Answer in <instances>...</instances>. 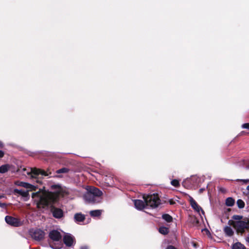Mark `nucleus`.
Wrapping results in <instances>:
<instances>
[{
    "instance_id": "obj_1",
    "label": "nucleus",
    "mask_w": 249,
    "mask_h": 249,
    "mask_svg": "<svg viewBox=\"0 0 249 249\" xmlns=\"http://www.w3.org/2000/svg\"><path fill=\"white\" fill-rule=\"evenodd\" d=\"M32 198L36 207L39 209H43L56 201L58 195L51 192L39 191L33 193Z\"/></svg>"
},
{
    "instance_id": "obj_38",
    "label": "nucleus",
    "mask_w": 249,
    "mask_h": 249,
    "mask_svg": "<svg viewBox=\"0 0 249 249\" xmlns=\"http://www.w3.org/2000/svg\"><path fill=\"white\" fill-rule=\"evenodd\" d=\"M1 196H0V198H1Z\"/></svg>"
},
{
    "instance_id": "obj_12",
    "label": "nucleus",
    "mask_w": 249,
    "mask_h": 249,
    "mask_svg": "<svg viewBox=\"0 0 249 249\" xmlns=\"http://www.w3.org/2000/svg\"><path fill=\"white\" fill-rule=\"evenodd\" d=\"M190 202L191 205L192 207L196 210L197 212H200V211H201L202 213L203 214L204 213V211L202 210L201 208L197 204V203L196 202V201L193 198H190Z\"/></svg>"
},
{
    "instance_id": "obj_28",
    "label": "nucleus",
    "mask_w": 249,
    "mask_h": 249,
    "mask_svg": "<svg viewBox=\"0 0 249 249\" xmlns=\"http://www.w3.org/2000/svg\"><path fill=\"white\" fill-rule=\"evenodd\" d=\"M242 128L249 129V123H245L242 125Z\"/></svg>"
},
{
    "instance_id": "obj_30",
    "label": "nucleus",
    "mask_w": 249,
    "mask_h": 249,
    "mask_svg": "<svg viewBox=\"0 0 249 249\" xmlns=\"http://www.w3.org/2000/svg\"><path fill=\"white\" fill-rule=\"evenodd\" d=\"M4 155V153L3 152V151H2L1 150H0V158H1Z\"/></svg>"
},
{
    "instance_id": "obj_34",
    "label": "nucleus",
    "mask_w": 249,
    "mask_h": 249,
    "mask_svg": "<svg viewBox=\"0 0 249 249\" xmlns=\"http://www.w3.org/2000/svg\"><path fill=\"white\" fill-rule=\"evenodd\" d=\"M3 146V144L2 142L0 141V147H2Z\"/></svg>"
},
{
    "instance_id": "obj_37",
    "label": "nucleus",
    "mask_w": 249,
    "mask_h": 249,
    "mask_svg": "<svg viewBox=\"0 0 249 249\" xmlns=\"http://www.w3.org/2000/svg\"><path fill=\"white\" fill-rule=\"evenodd\" d=\"M36 181L37 182H38V183H40V182L39 180H36Z\"/></svg>"
},
{
    "instance_id": "obj_4",
    "label": "nucleus",
    "mask_w": 249,
    "mask_h": 249,
    "mask_svg": "<svg viewBox=\"0 0 249 249\" xmlns=\"http://www.w3.org/2000/svg\"><path fill=\"white\" fill-rule=\"evenodd\" d=\"M49 237L53 242H56L57 243L54 245L50 243V246L53 249H60L62 248V244L60 241L61 239V235L58 231L53 230L50 231Z\"/></svg>"
},
{
    "instance_id": "obj_13",
    "label": "nucleus",
    "mask_w": 249,
    "mask_h": 249,
    "mask_svg": "<svg viewBox=\"0 0 249 249\" xmlns=\"http://www.w3.org/2000/svg\"><path fill=\"white\" fill-rule=\"evenodd\" d=\"M53 216L56 218H60L63 216V211L58 208H54L53 209Z\"/></svg>"
},
{
    "instance_id": "obj_27",
    "label": "nucleus",
    "mask_w": 249,
    "mask_h": 249,
    "mask_svg": "<svg viewBox=\"0 0 249 249\" xmlns=\"http://www.w3.org/2000/svg\"><path fill=\"white\" fill-rule=\"evenodd\" d=\"M243 218V216L239 215H234L232 216V219L234 220H237L238 221H241L240 220L242 219Z\"/></svg>"
},
{
    "instance_id": "obj_9",
    "label": "nucleus",
    "mask_w": 249,
    "mask_h": 249,
    "mask_svg": "<svg viewBox=\"0 0 249 249\" xmlns=\"http://www.w3.org/2000/svg\"><path fill=\"white\" fill-rule=\"evenodd\" d=\"M32 236L36 240H40L44 238V232L41 230H36L32 233Z\"/></svg>"
},
{
    "instance_id": "obj_8",
    "label": "nucleus",
    "mask_w": 249,
    "mask_h": 249,
    "mask_svg": "<svg viewBox=\"0 0 249 249\" xmlns=\"http://www.w3.org/2000/svg\"><path fill=\"white\" fill-rule=\"evenodd\" d=\"M63 241L67 246L71 247L74 243V238L71 235L67 233L64 236Z\"/></svg>"
},
{
    "instance_id": "obj_21",
    "label": "nucleus",
    "mask_w": 249,
    "mask_h": 249,
    "mask_svg": "<svg viewBox=\"0 0 249 249\" xmlns=\"http://www.w3.org/2000/svg\"><path fill=\"white\" fill-rule=\"evenodd\" d=\"M159 231L161 234L165 235L168 233L169 229L166 227H161L159 228Z\"/></svg>"
},
{
    "instance_id": "obj_2",
    "label": "nucleus",
    "mask_w": 249,
    "mask_h": 249,
    "mask_svg": "<svg viewBox=\"0 0 249 249\" xmlns=\"http://www.w3.org/2000/svg\"><path fill=\"white\" fill-rule=\"evenodd\" d=\"M87 192L84 195L85 201L89 203H97L101 201L102 192L94 187H88Z\"/></svg>"
},
{
    "instance_id": "obj_10",
    "label": "nucleus",
    "mask_w": 249,
    "mask_h": 249,
    "mask_svg": "<svg viewBox=\"0 0 249 249\" xmlns=\"http://www.w3.org/2000/svg\"><path fill=\"white\" fill-rule=\"evenodd\" d=\"M134 203L135 208L139 210H142L144 208L147 207L146 205L145 201H144L139 199H136L134 200Z\"/></svg>"
},
{
    "instance_id": "obj_35",
    "label": "nucleus",
    "mask_w": 249,
    "mask_h": 249,
    "mask_svg": "<svg viewBox=\"0 0 249 249\" xmlns=\"http://www.w3.org/2000/svg\"><path fill=\"white\" fill-rule=\"evenodd\" d=\"M247 189L248 190H249V185L247 186Z\"/></svg>"
},
{
    "instance_id": "obj_29",
    "label": "nucleus",
    "mask_w": 249,
    "mask_h": 249,
    "mask_svg": "<svg viewBox=\"0 0 249 249\" xmlns=\"http://www.w3.org/2000/svg\"><path fill=\"white\" fill-rule=\"evenodd\" d=\"M166 249H176L172 246H169L166 248Z\"/></svg>"
},
{
    "instance_id": "obj_23",
    "label": "nucleus",
    "mask_w": 249,
    "mask_h": 249,
    "mask_svg": "<svg viewBox=\"0 0 249 249\" xmlns=\"http://www.w3.org/2000/svg\"><path fill=\"white\" fill-rule=\"evenodd\" d=\"M9 169V166L8 165H3L0 167V173H4L6 172Z\"/></svg>"
},
{
    "instance_id": "obj_18",
    "label": "nucleus",
    "mask_w": 249,
    "mask_h": 249,
    "mask_svg": "<svg viewBox=\"0 0 249 249\" xmlns=\"http://www.w3.org/2000/svg\"><path fill=\"white\" fill-rule=\"evenodd\" d=\"M232 249H246V248L243 245L237 242L232 245Z\"/></svg>"
},
{
    "instance_id": "obj_17",
    "label": "nucleus",
    "mask_w": 249,
    "mask_h": 249,
    "mask_svg": "<svg viewBox=\"0 0 249 249\" xmlns=\"http://www.w3.org/2000/svg\"><path fill=\"white\" fill-rule=\"evenodd\" d=\"M74 219L77 222H82L85 219V216L81 213H76L74 215Z\"/></svg>"
},
{
    "instance_id": "obj_15",
    "label": "nucleus",
    "mask_w": 249,
    "mask_h": 249,
    "mask_svg": "<svg viewBox=\"0 0 249 249\" xmlns=\"http://www.w3.org/2000/svg\"><path fill=\"white\" fill-rule=\"evenodd\" d=\"M224 231L226 235L228 236H231L234 233L231 228L229 226H226L224 229Z\"/></svg>"
},
{
    "instance_id": "obj_36",
    "label": "nucleus",
    "mask_w": 249,
    "mask_h": 249,
    "mask_svg": "<svg viewBox=\"0 0 249 249\" xmlns=\"http://www.w3.org/2000/svg\"><path fill=\"white\" fill-rule=\"evenodd\" d=\"M193 246H194L195 247H196V244L194 243V244H193Z\"/></svg>"
},
{
    "instance_id": "obj_6",
    "label": "nucleus",
    "mask_w": 249,
    "mask_h": 249,
    "mask_svg": "<svg viewBox=\"0 0 249 249\" xmlns=\"http://www.w3.org/2000/svg\"><path fill=\"white\" fill-rule=\"evenodd\" d=\"M229 224L232 225L238 232H243L248 228V224L243 221H233L229 220Z\"/></svg>"
},
{
    "instance_id": "obj_19",
    "label": "nucleus",
    "mask_w": 249,
    "mask_h": 249,
    "mask_svg": "<svg viewBox=\"0 0 249 249\" xmlns=\"http://www.w3.org/2000/svg\"><path fill=\"white\" fill-rule=\"evenodd\" d=\"M234 200L231 197H228L226 200V204L227 206L231 207L234 204Z\"/></svg>"
},
{
    "instance_id": "obj_22",
    "label": "nucleus",
    "mask_w": 249,
    "mask_h": 249,
    "mask_svg": "<svg viewBox=\"0 0 249 249\" xmlns=\"http://www.w3.org/2000/svg\"><path fill=\"white\" fill-rule=\"evenodd\" d=\"M162 217L164 220H165L167 222H171L173 220L172 216L168 214H163L162 215Z\"/></svg>"
},
{
    "instance_id": "obj_32",
    "label": "nucleus",
    "mask_w": 249,
    "mask_h": 249,
    "mask_svg": "<svg viewBox=\"0 0 249 249\" xmlns=\"http://www.w3.org/2000/svg\"><path fill=\"white\" fill-rule=\"evenodd\" d=\"M246 241L249 243V235L246 238Z\"/></svg>"
},
{
    "instance_id": "obj_33",
    "label": "nucleus",
    "mask_w": 249,
    "mask_h": 249,
    "mask_svg": "<svg viewBox=\"0 0 249 249\" xmlns=\"http://www.w3.org/2000/svg\"><path fill=\"white\" fill-rule=\"evenodd\" d=\"M81 249H88V247L87 246H83L81 247Z\"/></svg>"
},
{
    "instance_id": "obj_31",
    "label": "nucleus",
    "mask_w": 249,
    "mask_h": 249,
    "mask_svg": "<svg viewBox=\"0 0 249 249\" xmlns=\"http://www.w3.org/2000/svg\"><path fill=\"white\" fill-rule=\"evenodd\" d=\"M6 206L5 203H1L0 202V207H4Z\"/></svg>"
},
{
    "instance_id": "obj_20",
    "label": "nucleus",
    "mask_w": 249,
    "mask_h": 249,
    "mask_svg": "<svg viewBox=\"0 0 249 249\" xmlns=\"http://www.w3.org/2000/svg\"><path fill=\"white\" fill-rule=\"evenodd\" d=\"M102 211L101 210H93L90 212V214L91 216H99L101 214Z\"/></svg>"
},
{
    "instance_id": "obj_24",
    "label": "nucleus",
    "mask_w": 249,
    "mask_h": 249,
    "mask_svg": "<svg viewBox=\"0 0 249 249\" xmlns=\"http://www.w3.org/2000/svg\"><path fill=\"white\" fill-rule=\"evenodd\" d=\"M236 203L239 209L243 208L245 206V203L242 199H238Z\"/></svg>"
},
{
    "instance_id": "obj_5",
    "label": "nucleus",
    "mask_w": 249,
    "mask_h": 249,
    "mask_svg": "<svg viewBox=\"0 0 249 249\" xmlns=\"http://www.w3.org/2000/svg\"><path fill=\"white\" fill-rule=\"evenodd\" d=\"M143 198L145 201L146 206L151 208H157L160 204V200L158 194H153L147 196H144Z\"/></svg>"
},
{
    "instance_id": "obj_25",
    "label": "nucleus",
    "mask_w": 249,
    "mask_h": 249,
    "mask_svg": "<svg viewBox=\"0 0 249 249\" xmlns=\"http://www.w3.org/2000/svg\"><path fill=\"white\" fill-rule=\"evenodd\" d=\"M68 171H69V169L68 168H62L61 169H60L56 171V173H58V174L64 173L68 172Z\"/></svg>"
},
{
    "instance_id": "obj_14",
    "label": "nucleus",
    "mask_w": 249,
    "mask_h": 249,
    "mask_svg": "<svg viewBox=\"0 0 249 249\" xmlns=\"http://www.w3.org/2000/svg\"><path fill=\"white\" fill-rule=\"evenodd\" d=\"M193 185H197L201 181V178L197 176H193L189 179Z\"/></svg>"
},
{
    "instance_id": "obj_26",
    "label": "nucleus",
    "mask_w": 249,
    "mask_h": 249,
    "mask_svg": "<svg viewBox=\"0 0 249 249\" xmlns=\"http://www.w3.org/2000/svg\"><path fill=\"white\" fill-rule=\"evenodd\" d=\"M171 184L173 186L176 187L179 186V181L177 179H173V180H172L171 182Z\"/></svg>"
},
{
    "instance_id": "obj_7",
    "label": "nucleus",
    "mask_w": 249,
    "mask_h": 249,
    "mask_svg": "<svg viewBox=\"0 0 249 249\" xmlns=\"http://www.w3.org/2000/svg\"><path fill=\"white\" fill-rule=\"evenodd\" d=\"M5 220L7 224L13 226L18 227L21 224L19 219L12 216H6Z\"/></svg>"
},
{
    "instance_id": "obj_3",
    "label": "nucleus",
    "mask_w": 249,
    "mask_h": 249,
    "mask_svg": "<svg viewBox=\"0 0 249 249\" xmlns=\"http://www.w3.org/2000/svg\"><path fill=\"white\" fill-rule=\"evenodd\" d=\"M21 172L24 175H27L29 176L32 178H36L37 176L39 175H41L44 176H49V174H48L45 171L36 168L33 169L30 168H23L21 169Z\"/></svg>"
},
{
    "instance_id": "obj_11",
    "label": "nucleus",
    "mask_w": 249,
    "mask_h": 249,
    "mask_svg": "<svg viewBox=\"0 0 249 249\" xmlns=\"http://www.w3.org/2000/svg\"><path fill=\"white\" fill-rule=\"evenodd\" d=\"M15 184L18 186L23 187L24 188L28 189L29 190H35L36 188V187L33 185L22 181H17L16 182Z\"/></svg>"
},
{
    "instance_id": "obj_16",
    "label": "nucleus",
    "mask_w": 249,
    "mask_h": 249,
    "mask_svg": "<svg viewBox=\"0 0 249 249\" xmlns=\"http://www.w3.org/2000/svg\"><path fill=\"white\" fill-rule=\"evenodd\" d=\"M14 192L19 195H20L21 196L26 197L28 195V191H24L23 190H19L18 189H16L14 190Z\"/></svg>"
}]
</instances>
